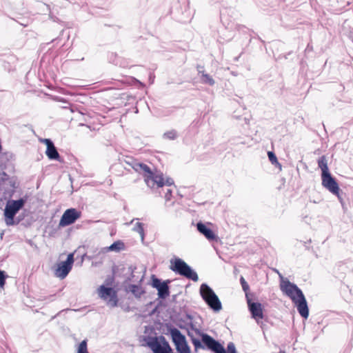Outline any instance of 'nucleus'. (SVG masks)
Listing matches in <instances>:
<instances>
[{
	"label": "nucleus",
	"mask_w": 353,
	"mask_h": 353,
	"mask_svg": "<svg viewBox=\"0 0 353 353\" xmlns=\"http://www.w3.org/2000/svg\"><path fill=\"white\" fill-rule=\"evenodd\" d=\"M187 330L188 335L190 338L196 351L199 349H205L206 347L214 353H226L225 348L221 343L208 334L202 333L200 330L195 328L192 323Z\"/></svg>",
	"instance_id": "nucleus-1"
},
{
	"label": "nucleus",
	"mask_w": 353,
	"mask_h": 353,
	"mask_svg": "<svg viewBox=\"0 0 353 353\" xmlns=\"http://www.w3.org/2000/svg\"><path fill=\"white\" fill-rule=\"evenodd\" d=\"M281 290L290 298L292 302L296 305L300 315L304 319H307L309 316V309L307 301L301 290L298 288L296 284L289 281H285L281 284Z\"/></svg>",
	"instance_id": "nucleus-2"
},
{
	"label": "nucleus",
	"mask_w": 353,
	"mask_h": 353,
	"mask_svg": "<svg viewBox=\"0 0 353 353\" xmlns=\"http://www.w3.org/2000/svg\"><path fill=\"white\" fill-rule=\"evenodd\" d=\"M26 202V198L8 201L4 209L5 223L7 225H15L19 223L21 219H14V216L23 208Z\"/></svg>",
	"instance_id": "nucleus-3"
},
{
	"label": "nucleus",
	"mask_w": 353,
	"mask_h": 353,
	"mask_svg": "<svg viewBox=\"0 0 353 353\" xmlns=\"http://www.w3.org/2000/svg\"><path fill=\"white\" fill-rule=\"evenodd\" d=\"M200 294L207 305L214 312H219L222 308L221 303L213 290L206 283L201 284Z\"/></svg>",
	"instance_id": "nucleus-4"
},
{
	"label": "nucleus",
	"mask_w": 353,
	"mask_h": 353,
	"mask_svg": "<svg viewBox=\"0 0 353 353\" xmlns=\"http://www.w3.org/2000/svg\"><path fill=\"white\" fill-rule=\"evenodd\" d=\"M137 172L143 175L148 187L153 186L154 183L162 184L161 176H154L156 172H152L150 168L143 163H140Z\"/></svg>",
	"instance_id": "nucleus-5"
},
{
	"label": "nucleus",
	"mask_w": 353,
	"mask_h": 353,
	"mask_svg": "<svg viewBox=\"0 0 353 353\" xmlns=\"http://www.w3.org/2000/svg\"><path fill=\"white\" fill-rule=\"evenodd\" d=\"M152 286L156 288L158 291V296L160 299H165L170 295V288L168 284L170 283V280L162 281L160 279L152 275Z\"/></svg>",
	"instance_id": "nucleus-6"
},
{
	"label": "nucleus",
	"mask_w": 353,
	"mask_h": 353,
	"mask_svg": "<svg viewBox=\"0 0 353 353\" xmlns=\"http://www.w3.org/2000/svg\"><path fill=\"white\" fill-rule=\"evenodd\" d=\"M81 212L75 208L67 209L61 216L59 226L64 227L74 223L81 216Z\"/></svg>",
	"instance_id": "nucleus-7"
},
{
	"label": "nucleus",
	"mask_w": 353,
	"mask_h": 353,
	"mask_svg": "<svg viewBox=\"0 0 353 353\" xmlns=\"http://www.w3.org/2000/svg\"><path fill=\"white\" fill-rule=\"evenodd\" d=\"M99 296L108 301L111 306L114 307L117 305V292L112 288L105 287L102 285L98 289Z\"/></svg>",
	"instance_id": "nucleus-8"
},
{
	"label": "nucleus",
	"mask_w": 353,
	"mask_h": 353,
	"mask_svg": "<svg viewBox=\"0 0 353 353\" xmlns=\"http://www.w3.org/2000/svg\"><path fill=\"white\" fill-rule=\"evenodd\" d=\"M322 185L327 189L331 193L339 198L340 188L336 179L330 173L321 176Z\"/></svg>",
	"instance_id": "nucleus-9"
},
{
	"label": "nucleus",
	"mask_w": 353,
	"mask_h": 353,
	"mask_svg": "<svg viewBox=\"0 0 353 353\" xmlns=\"http://www.w3.org/2000/svg\"><path fill=\"white\" fill-rule=\"evenodd\" d=\"M148 347L154 353H172V350L167 342L162 345L157 337H150L147 342Z\"/></svg>",
	"instance_id": "nucleus-10"
},
{
	"label": "nucleus",
	"mask_w": 353,
	"mask_h": 353,
	"mask_svg": "<svg viewBox=\"0 0 353 353\" xmlns=\"http://www.w3.org/2000/svg\"><path fill=\"white\" fill-rule=\"evenodd\" d=\"M170 269L176 274H179L193 281H197L199 277L197 273L190 266H170Z\"/></svg>",
	"instance_id": "nucleus-11"
},
{
	"label": "nucleus",
	"mask_w": 353,
	"mask_h": 353,
	"mask_svg": "<svg viewBox=\"0 0 353 353\" xmlns=\"http://www.w3.org/2000/svg\"><path fill=\"white\" fill-rule=\"evenodd\" d=\"M154 176H161V178L162 179L161 180L162 184H159L158 183H154L153 186H149L148 188H150L152 190L153 192L158 193L159 196H163L161 190V189L163 190L164 186H167L169 188L172 185H174L175 187L174 180L170 177H168V178H166V179H165L163 177V174L162 172H156Z\"/></svg>",
	"instance_id": "nucleus-12"
},
{
	"label": "nucleus",
	"mask_w": 353,
	"mask_h": 353,
	"mask_svg": "<svg viewBox=\"0 0 353 353\" xmlns=\"http://www.w3.org/2000/svg\"><path fill=\"white\" fill-rule=\"evenodd\" d=\"M245 296L247 299L249 310L252 314V317L256 320L258 319H263V313L261 304L259 302H252V300L249 298L248 294H245Z\"/></svg>",
	"instance_id": "nucleus-13"
},
{
	"label": "nucleus",
	"mask_w": 353,
	"mask_h": 353,
	"mask_svg": "<svg viewBox=\"0 0 353 353\" xmlns=\"http://www.w3.org/2000/svg\"><path fill=\"white\" fill-rule=\"evenodd\" d=\"M197 230L202 234L208 240L214 241L216 240L217 236L212 231L211 228L208 227L205 224L202 222H198L196 223Z\"/></svg>",
	"instance_id": "nucleus-14"
},
{
	"label": "nucleus",
	"mask_w": 353,
	"mask_h": 353,
	"mask_svg": "<svg viewBox=\"0 0 353 353\" xmlns=\"http://www.w3.org/2000/svg\"><path fill=\"white\" fill-rule=\"evenodd\" d=\"M72 266H52L54 275L61 279L67 276L71 271Z\"/></svg>",
	"instance_id": "nucleus-15"
},
{
	"label": "nucleus",
	"mask_w": 353,
	"mask_h": 353,
	"mask_svg": "<svg viewBox=\"0 0 353 353\" xmlns=\"http://www.w3.org/2000/svg\"><path fill=\"white\" fill-rule=\"evenodd\" d=\"M170 335L175 345L186 341L185 336L176 327L170 329Z\"/></svg>",
	"instance_id": "nucleus-16"
},
{
	"label": "nucleus",
	"mask_w": 353,
	"mask_h": 353,
	"mask_svg": "<svg viewBox=\"0 0 353 353\" xmlns=\"http://www.w3.org/2000/svg\"><path fill=\"white\" fill-rule=\"evenodd\" d=\"M46 154L50 160H57L60 162L61 161V157L54 144L46 148Z\"/></svg>",
	"instance_id": "nucleus-17"
},
{
	"label": "nucleus",
	"mask_w": 353,
	"mask_h": 353,
	"mask_svg": "<svg viewBox=\"0 0 353 353\" xmlns=\"http://www.w3.org/2000/svg\"><path fill=\"white\" fill-rule=\"evenodd\" d=\"M318 166L321 170V176L330 173L327 166V161L323 155L318 159Z\"/></svg>",
	"instance_id": "nucleus-18"
},
{
	"label": "nucleus",
	"mask_w": 353,
	"mask_h": 353,
	"mask_svg": "<svg viewBox=\"0 0 353 353\" xmlns=\"http://www.w3.org/2000/svg\"><path fill=\"white\" fill-rule=\"evenodd\" d=\"M199 75H201V82L202 83L211 86L215 84V81L210 74L205 73V70H199Z\"/></svg>",
	"instance_id": "nucleus-19"
},
{
	"label": "nucleus",
	"mask_w": 353,
	"mask_h": 353,
	"mask_svg": "<svg viewBox=\"0 0 353 353\" xmlns=\"http://www.w3.org/2000/svg\"><path fill=\"white\" fill-rule=\"evenodd\" d=\"M125 244L122 241L118 240L105 249L108 251L120 252L125 250Z\"/></svg>",
	"instance_id": "nucleus-20"
},
{
	"label": "nucleus",
	"mask_w": 353,
	"mask_h": 353,
	"mask_svg": "<svg viewBox=\"0 0 353 353\" xmlns=\"http://www.w3.org/2000/svg\"><path fill=\"white\" fill-rule=\"evenodd\" d=\"M130 291L136 296L141 297L144 293V290L142 287L138 285H131L130 287Z\"/></svg>",
	"instance_id": "nucleus-21"
},
{
	"label": "nucleus",
	"mask_w": 353,
	"mask_h": 353,
	"mask_svg": "<svg viewBox=\"0 0 353 353\" xmlns=\"http://www.w3.org/2000/svg\"><path fill=\"white\" fill-rule=\"evenodd\" d=\"M175 347L176 350L179 353H191L190 348L188 346L186 341L175 345Z\"/></svg>",
	"instance_id": "nucleus-22"
},
{
	"label": "nucleus",
	"mask_w": 353,
	"mask_h": 353,
	"mask_svg": "<svg viewBox=\"0 0 353 353\" xmlns=\"http://www.w3.org/2000/svg\"><path fill=\"white\" fill-rule=\"evenodd\" d=\"M268 157L269 159V161L271 162L272 165H274L276 167L279 168V170H281V165L278 161L277 157L274 152L269 151L268 152Z\"/></svg>",
	"instance_id": "nucleus-23"
},
{
	"label": "nucleus",
	"mask_w": 353,
	"mask_h": 353,
	"mask_svg": "<svg viewBox=\"0 0 353 353\" xmlns=\"http://www.w3.org/2000/svg\"><path fill=\"white\" fill-rule=\"evenodd\" d=\"M132 230H133V231H134L140 234L142 240L144 239L145 233H144V229H143V224L142 223H140V222L136 223Z\"/></svg>",
	"instance_id": "nucleus-24"
},
{
	"label": "nucleus",
	"mask_w": 353,
	"mask_h": 353,
	"mask_svg": "<svg viewBox=\"0 0 353 353\" xmlns=\"http://www.w3.org/2000/svg\"><path fill=\"white\" fill-rule=\"evenodd\" d=\"M164 139L169 140H174L178 137V133L175 130H171L165 132L163 135Z\"/></svg>",
	"instance_id": "nucleus-25"
},
{
	"label": "nucleus",
	"mask_w": 353,
	"mask_h": 353,
	"mask_svg": "<svg viewBox=\"0 0 353 353\" xmlns=\"http://www.w3.org/2000/svg\"><path fill=\"white\" fill-rule=\"evenodd\" d=\"M74 253H70L67 256V258L65 261L57 263L56 265H73L74 261Z\"/></svg>",
	"instance_id": "nucleus-26"
},
{
	"label": "nucleus",
	"mask_w": 353,
	"mask_h": 353,
	"mask_svg": "<svg viewBox=\"0 0 353 353\" xmlns=\"http://www.w3.org/2000/svg\"><path fill=\"white\" fill-rule=\"evenodd\" d=\"M77 353H89L88 350L87 340H83L79 345Z\"/></svg>",
	"instance_id": "nucleus-27"
},
{
	"label": "nucleus",
	"mask_w": 353,
	"mask_h": 353,
	"mask_svg": "<svg viewBox=\"0 0 353 353\" xmlns=\"http://www.w3.org/2000/svg\"><path fill=\"white\" fill-rule=\"evenodd\" d=\"M8 275L5 271L0 270V288H3L6 284V280Z\"/></svg>",
	"instance_id": "nucleus-28"
},
{
	"label": "nucleus",
	"mask_w": 353,
	"mask_h": 353,
	"mask_svg": "<svg viewBox=\"0 0 353 353\" xmlns=\"http://www.w3.org/2000/svg\"><path fill=\"white\" fill-rule=\"evenodd\" d=\"M170 265H188V264L181 259L174 256L173 258H172L170 259Z\"/></svg>",
	"instance_id": "nucleus-29"
},
{
	"label": "nucleus",
	"mask_w": 353,
	"mask_h": 353,
	"mask_svg": "<svg viewBox=\"0 0 353 353\" xmlns=\"http://www.w3.org/2000/svg\"><path fill=\"white\" fill-rule=\"evenodd\" d=\"M240 282H241L243 290L247 294V292L249 290V288H250L249 285L248 284V283L245 281V280L244 279V278L243 276L241 277Z\"/></svg>",
	"instance_id": "nucleus-30"
},
{
	"label": "nucleus",
	"mask_w": 353,
	"mask_h": 353,
	"mask_svg": "<svg viewBox=\"0 0 353 353\" xmlns=\"http://www.w3.org/2000/svg\"><path fill=\"white\" fill-rule=\"evenodd\" d=\"M172 190L170 189V188H167L165 192V194H164V198L166 201H168L170 200V199L172 197Z\"/></svg>",
	"instance_id": "nucleus-31"
},
{
	"label": "nucleus",
	"mask_w": 353,
	"mask_h": 353,
	"mask_svg": "<svg viewBox=\"0 0 353 353\" xmlns=\"http://www.w3.org/2000/svg\"><path fill=\"white\" fill-rule=\"evenodd\" d=\"M227 350L228 353H236L235 345L232 342L228 344Z\"/></svg>",
	"instance_id": "nucleus-32"
},
{
	"label": "nucleus",
	"mask_w": 353,
	"mask_h": 353,
	"mask_svg": "<svg viewBox=\"0 0 353 353\" xmlns=\"http://www.w3.org/2000/svg\"><path fill=\"white\" fill-rule=\"evenodd\" d=\"M41 141L46 144V148H48V147H50L51 145H53V144H54L53 141L50 139H41Z\"/></svg>",
	"instance_id": "nucleus-33"
},
{
	"label": "nucleus",
	"mask_w": 353,
	"mask_h": 353,
	"mask_svg": "<svg viewBox=\"0 0 353 353\" xmlns=\"http://www.w3.org/2000/svg\"><path fill=\"white\" fill-rule=\"evenodd\" d=\"M133 163H132V169L137 172V171H139V165L141 163V162H139V161H137L136 159L135 161H132Z\"/></svg>",
	"instance_id": "nucleus-34"
},
{
	"label": "nucleus",
	"mask_w": 353,
	"mask_h": 353,
	"mask_svg": "<svg viewBox=\"0 0 353 353\" xmlns=\"http://www.w3.org/2000/svg\"><path fill=\"white\" fill-rule=\"evenodd\" d=\"M136 159L132 158H128L127 160L125 161V163L128 164L129 166H130L132 168V161H135Z\"/></svg>",
	"instance_id": "nucleus-35"
},
{
	"label": "nucleus",
	"mask_w": 353,
	"mask_h": 353,
	"mask_svg": "<svg viewBox=\"0 0 353 353\" xmlns=\"http://www.w3.org/2000/svg\"><path fill=\"white\" fill-rule=\"evenodd\" d=\"M198 74H199V70H204V67L200 65L196 66Z\"/></svg>",
	"instance_id": "nucleus-36"
},
{
	"label": "nucleus",
	"mask_w": 353,
	"mask_h": 353,
	"mask_svg": "<svg viewBox=\"0 0 353 353\" xmlns=\"http://www.w3.org/2000/svg\"><path fill=\"white\" fill-rule=\"evenodd\" d=\"M84 256H86V254H83V255H82V259H81V263H82V262H83V257H84Z\"/></svg>",
	"instance_id": "nucleus-37"
},
{
	"label": "nucleus",
	"mask_w": 353,
	"mask_h": 353,
	"mask_svg": "<svg viewBox=\"0 0 353 353\" xmlns=\"http://www.w3.org/2000/svg\"><path fill=\"white\" fill-rule=\"evenodd\" d=\"M134 220V219H132V220L130 223H128V225L131 224L132 223H133Z\"/></svg>",
	"instance_id": "nucleus-38"
},
{
	"label": "nucleus",
	"mask_w": 353,
	"mask_h": 353,
	"mask_svg": "<svg viewBox=\"0 0 353 353\" xmlns=\"http://www.w3.org/2000/svg\"><path fill=\"white\" fill-rule=\"evenodd\" d=\"M47 9L50 10V6L48 5H46Z\"/></svg>",
	"instance_id": "nucleus-39"
},
{
	"label": "nucleus",
	"mask_w": 353,
	"mask_h": 353,
	"mask_svg": "<svg viewBox=\"0 0 353 353\" xmlns=\"http://www.w3.org/2000/svg\"><path fill=\"white\" fill-rule=\"evenodd\" d=\"M235 60H236V61H238V60H239V57H236V58H235Z\"/></svg>",
	"instance_id": "nucleus-40"
}]
</instances>
